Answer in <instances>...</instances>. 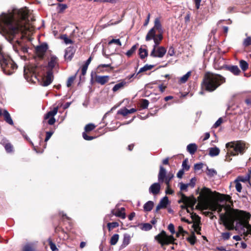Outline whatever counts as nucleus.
<instances>
[{"label": "nucleus", "mask_w": 251, "mask_h": 251, "mask_svg": "<svg viewBox=\"0 0 251 251\" xmlns=\"http://www.w3.org/2000/svg\"><path fill=\"white\" fill-rule=\"evenodd\" d=\"M27 15L28 11L26 8L14 9L12 12L2 13L0 15V30L5 39L13 45L14 50V44H17L24 53L27 52L28 48L23 46L19 39L29 29L26 25L28 21Z\"/></svg>", "instance_id": "1"}, {"label": "nucleus", "mask_w": 251, "mask_h": 251, "mask_svg": "<svg viewBox=\"0 0 251 251\" xmlns=\"http://www.w3.org/2000/svg\"><path fill=\"white\" fill-rule=\"evenodd\" d=\"M207 210L217 211L219 214L220 224H223L228 230H235L244 239H248V235H251V225L249 220L251 215L250 213L238 209H232L230 205L224 206L217 202L210 203Z\"/></svg>", "instance_id": "2"}, {"label": "nucleus", "mask_w": 251, "mask_h": 251, "mask_svg": "<svg viewBox=\"0 0 251 251\" xmlns=\"http://www.w3.org/2000/svg\"><path fill=\"white\" fill-rule=\"evenodd\" d=\"M225 81V78L220 75L208 73L204 76L202 88L207 91L213 92Z\"/></svg>", "instance_id": "3"}, {"label": "nucleus", "mask_w": 251, "mask_h": 251, "mask_svg": "<svg viewBox=\"0 0 251 251\" xmlns=\"http://www.w3.org/2000/svg\"><path fill=\"white\" fill-rule=\"evenodd\" d=\"M0 65L3 73L6 75H11L17 69V64L10 57L4 53L0 45Z\"/></svg>", "instance_id": "4"}, {"label": "nucleus", "mask_w": 251, "mask_h": 251, "mask_svg": "<svg viewBox=\"0 0 251 251\" xmlns=\"http://www.w3.org/2000/svg\"><path fill=\"white\" fill-rule=\"evenodd\" d=\"M226 148L227 152L226 156V161H230L231 158L230 155L235 156L239 153L243 154L246 150V143L242 141H237L227 143Z\"/></svg>", "instance_id": "5"}, {"label": "nucleus", "mask_w": 251, "mask_h": 251, "mask_svg": "<svg viewBox=\"0 0 251 251\" xmlns=\"http://www.w3.org/2000/svg\"><path fill=\"white\" fill-rule=\"evenodd\" d=\"M211 194V191L210 189L203 187L201 190L200 196L198 197V200L200 201L199 204L203 210H207L209 204L213 201L209 200V196Z\"/></svg>", "instance_id": "6"}, {"label": "nucleus", "mask_w": 251, "mask_h": 251, "mask_svg": "<svg viewBox=\"0 0 251 251\" xmlns=\"http://www.w3.org/2000/svg\"><path fill=\"white\" fill-rule=\"evenodd\" d=\"M156 30L158 34H163V29L159 18H156L155 19L154 26L149 31L146 35V40L147 41L152 40V38L155 35Z\"/></svg>", "instance_id": "7"}, {"label": "nucleus", "mask_w": 251, "mask_h": 251, "mask_svg": "<svg viewBox=\"0 0 251 251\" xmlns=\"http://www.w3.org/2000/svg\"><path fill=\"white\" fill-rule=\"evenodd\" d=\"M155 239L157 240L162 246L169 244H173L176 240L172 235H167L166 232L164 230H162L159 234L155 236Z\"/></svg>", "instance_id": "8"}, {"label": "nucleus", "mask_w": 251, "mask_h": 251, "mask_svg": "<svg viewBox=\"0 0 251 251\" xmlns=\"http://www.w3.org/2000/svg\"><path fill=\"white\" fill-rule=\"evenodd\" d=\"M177 195L181 197V199L178 201L179 203H183L184 204H189V207L193 209L194 206L197 202V200L193 196L187 197L182 192H179Z\"/></svg>", "instance_id": "9"}, {"label": "nucleus", "mask_w": 251, "mask_h": 251, "mask_svg": "<svg viewBox=\"0 0 251 251\" xmlns=\"http://www.w3.org/2000/svg\"><path fill=\"white\" fill-rule=\"evenodd\" d=\"M166 50L163 47H159L156 48H153L150 56L153 57L162 58L166 53Z\"/></svg>", "instance_id": "10"}, {"label": "nucleus", "mask_w": 251, "mask_h": 251, "mask_svg": "<svg viewBox=\"0 0 251 251\" xmlns=\"http://www.w3.org/2000/svg\"><path fill=\"white\" fill-rule=\"evenodd\" d=\"M57 111L58 107H54L52 110L49 111L45 115L44 120L49 119L48 121V124L50 125H53L56 121L54 116L57 114Z\"/></svg>", "instance_id": "11"}, {"label": "nucleus", "mask_w": 251, "mask_h": 251, "mask_svg": "<svg viewBox=\"0 0 251 251\" xmlns=\"http://www.w3.org/2000/svg\"><path fill=\"white\" fill-rule=\"evenodd\" d=\"M48 49V45L45 42L37 46L35 48L36 54L40 58H43Z\"/></svg>", "instance_id": "12"}, {"label": "nucleus", "mask_w": 251, "mask_h": 251, "mask_svg": "<svg viewBox=\"0 0 251 251\" xmlns=\"http://www.w3.org/2000/svg\"><path fill=\"white\" fill-rule=\"evenodd\" d=\"M53 80V72L51 70H49L47 73V75L43 79L42 85L43 86H47L49 85Z\"/></svg>", "instance_id": "13"}, {"label": "nucleus", "mask_w": 251, "mask_h": 251, "mask_svg": "<svg viewBox=\"0 0 251 251\" xmlns=\"http://www.w3.org/2000/svg\"><path fill=\"white\" fill-rule=\"evenodd\" d=\"M161 185L159 183L155 182L151 185L149 189V192L150 194L156 195L160 192Z\"/></svg>", "instance_id": "14"}, {"label": "nucleus", "mask_w": 251, "mask_h": 251, "mask_svg": "<svg viewBox=\"0 0 251 251\" xmlns=\"http://www.w3.org/2000/svg\"><path fill=\"white\" fill-rule=\"evenodd\" d=\"M75 49L74 47L70 46L67 48L65 51L64 58L65 59L71 60L75 53Z\"/></svg>", "instance_id": "15"}, {"label": "nucleus", "mask_w": 251, "mask_h": 251, "mask_svg": "<svg viewBox=\"0 0 251 251\" xmlns=\"http://www.w3.org/2000/svg\"><path fill=\"white\" fill-rule=\"evenodd\" d=\"M130 240L131 236L128 233H124L123 242L120 247V249L122 250L126 248L130 243Z\"/></svg>", "instance_id": "16"}, {"label": "nucleus", "mask_w": 251, "mask_h": 251, "mask_svg": "<svg viewBox=\"0 0 251 251\" xmlns=\"http://www.w3.org/2000/svg\"><path fill=\"white\" fill-rule=\"evenodd\" d=\"M166 170L162 166L160 165L159 167V172L158 175V180L159 182H163L165 177L166 176Z\"/></svg>", "instance_id": "17"}, {"label": "nucleus", "mask_w": 251, "mask_h": 251, "mask_svg": "<svg viewBox=\"0 0 251 251\" xmlns=\"http://www.w3.org/2000/svg\"><path fill=\"white\" fill-rule=\"evenodd\" d=\"M109 76L108 75H96V81L101 85H104L108 82Z\"/></svg>", "instance_id": "18"}, {"label": "nucleus", "mask_w": 251, "mask_h": 251, "mask_svg": "<svg viewBox=\"0 0 251 251\" xmlns=\"http://www.w3.org/2000/svg\"><path fill=\"white\" fill-rule=\"evenodd\" d=\"M57 57L55 55H51L50 60L48 63V67L50 69V70L52 71V69L57 63Z\"/></svg>", "instance_id": "19"}, {"label": "nucleus", "mask_w": 251, "mask_h": 251, "mask_svg": "<svg viewBox=\"0 0 251 251\" xmlns=\"http://www.w3.org/2000/svg\"><path fill=\"white\" fill-rule=\"evenodd\" d=\"M2 115H3L4 120L6 123H7L10 125H13V121L11 117L10 114L9 113L7 110L4 109L3 110V113Z\"/></svg>", "instance_id": "20"}, {"label": "nucleus", "mask_w": 251, "mask_h": 251, "mask_svg": "<svg viewBox=\"0 0 251 251\" xmlns=\"http://www.w3.org/2000/svg\"><path fill=\"white\" fill-rule=\"evenodd\" d=\"M163 39V34H158L157 35L154 36L152 40H153L154 45L153 48H156L159 45L160 41Z\"/></svg>", "instance_id": "21"}, {"label": "nucleus", "mask_w": 251, "mask_h": 251, "mask_svg": "<svg viewBox=\"0 0 251 251\" xmlns=\"http://www.w3.org/2000/svg\"><path fill=\"white\" fill-rule=\"evenodd\" d=\"M227 70L231 72L234 75H239L240 73L241 72L240 69L236 65H232L227 66L226 67Z\"/></svg>", "instance_id": "22"}, {"label": "nucleus", "mask_w": 251, "mask_h": 251, "mask_svg": "<svg viewBox=\"0 0 251 251\" xmlns=\"http://www.w3.org/2000/svg\"><path fill=\"white\" fill-rule=\"evenodd\" d=\"M220 150L219 148L217 147L210 148L209 149V155L211 157H214L219 154Z\"/></svg>", "instance_id": "23"}, {"label": "nucleus", "mask_w": 251, "mask_h": 251, "mask_svg": "<svg viewBox=\"0 0 251 251\" xmlns=\"http://www.w3.org/2000/svg\"><path fill=\"white\" fill-rule=\"evenodd\" d=\"M197 150V146L195 143H191L187 145V151L191 154H193Z\"/></svg>", "instance_id": "24"}, {"label": "nucleus", "mask_w": 251, "mask_h": 251, "mask_svg": "<svg viewBox=\"0 0 251 251\" xmlns=\"http://www.w3.org/2000/svg\"><path fill=\"white\" fill-rule=\"evenodd\" d=\"M154 206V202L152 201H149L144 205V210L145 211H151Z\"/></svg>", "instance_id": "25"}, {"label": "nucleus", "mask_w": 251, "mask_h": 251, "mask_svg": "<svg viewBox=\"0 0 251 251\" xmlns=\"http://www.w3.org/2000/svg\"><path fill=\"white\" fill-rule=\"evenodd\" d=\"M152 227V225L150 223H144L140 225V229L143 231L150 230Z\"/></svg>", "instance_id": "26"}, {"label": "nucleus", "mask_w": 251, "mask_h": 251, "mask_svg": "<svg viewBox=\"0 0 251 251\" xmlns=\"http://www.w3.org/2000/svg\"><path fill=\"white\" fill-rule=\"evenodd\" d=\"M126 84V82L124 81H123L121 82H119L116 85H114V86L112 88V91L113 92H116L118 91V90L122 88Z\"/></svg>", "instance_id": "27"}, {"label": "nucleus", "mask_w": 251, "mask_h": 251, "mask_svg": "<svg viewBox=\"0 0 251 251\" xmlns=\"http://www.w3.org/2000/svg\"><path fill=\"white\" fill-rule=\"evenodd\" d=\"M119 239V235L118 234H114L111 237L110 240V244L111 245H116Z\"/></svg>", "instance_id": "28"}, {"label": "nucleus", "mask_w": 251, "mask_h": 251, "mask_svg": "<svg viewBox=\"0 0 251 251\" xmlns=\"http://www.w3.org/2000/svg\"><path fill=\"white\" fill-rule=\"evenodd\" d=\"M169 203L168 198L167 196L163 197L159 201V204L163 207L166 208Z\"/></svg>", "instance_id": "29"}, {"label": "nucleus", "mask_w": 251, "mask_h": 251, "mask_svg": "<svg viewBox=\"0 0 251 251\" xmlns=\"http://www.w3.org/2000/svg\"><path fill=\"white\" fill-rule=\"evenodd\" d=\"M154 67V65H148L146 64L144 67L140 68L138 73L136 75V76L137 75L141 72H145L148 70H151L153 67Z\"/></svg>", "instance_id": "30"}, {"label": "nucleus", "mask_w": 251, "mask_h": 251, "mask_svg": "<svg viewBox=\"0 0 251 251\" xmlns=\"http://www.w3.org/2000/svg\"><path fill=\"white\" fill-rule=\"evenodd\" d=\"M139 54L141 59H144L148 56V51L146 49L140 48L139 50Z\"/></svg>", "instance_id": "31"}, {"label": "nucleus", "mask_w": 251, "mask_h": 251, "mask_svg": "<svg viewBox=\"0 0 251 251\" xmlns=\"http://www.w3.org/2000/svg\"><path fill=\"white\" fill-rule=\"evenodd\" d=\"M174 177L173 174H169L166 176L165 177L164 181L166 184L167 186L169 188L170 187V182L172 178Z\"/></svg>", "instance_id": "32"}, {"label": "nucleus", "mask_w": 251, "mask_h": 251, "mask_svg": "<svg viewBox=\"0 0 251 251\" xmlns=\"http://www.w3.org/2000/svg\"><path fill=\"white\" fill-rule=\"evenodd\" d=\"M191 73V71L188 72L185 75H183L182 77L180 78L179 81L182 83H185L187 81L189 76H190Z\"/></svg>", "instance_id": "33"}, {"label": "nucleus", "mask_w": 251, "mask_h": 251, "mask_svg": "<svg viewBox=\"0 0 251 251\" xmlns=\"http://www.w3.org/2000/svg\"><path fill=\"white\" fill-rule=\"evenodd\" d=\"M217 174V171L214 169H209L207 167V175L209 177H213L216 175Z\"/></svg>", "instance_id": "34"}, {"label": "nucleus", "mask_w": 251, "mask_h": 251, "mask_svg": "<svg viewBox=\"0 0 251 251\" xmlns=\"http://www.w3.org/2000/svg\"><path fill=\"white\" fill-rule=\"evenodd\" d=\"M240 67L243 71L247 70L249 67L248 63L245 60H241L240 61Z\"/></svg>", "instance_id": "35"}, {"label": "nucleus", "mask_w": 251, "mask_h": 251, "mask_svg": "<svg viewBox=\"0 0 251 251\" xmlns=\"http://www.w3.org/2000/svg\"><path fill=\"white\" fill-rule=\"evenodd\" d=\"M138 46V44L133 45L130 50H127V51L126 52V55L128 57H130L135 52Z\"/></svg>", "instance_id": "36"}, {"label": "nucleus", "mask_w": 251, "mask_h": 251, "mask_svg": "<svg viewBox=\"0 0 251 251\" xmlns=\"http://www.w3.org/2000/svg\"><path fill=\"white\" fill-rule=\"evenodd\" d=\"M149 104V101L146 99H142L141 100L140 106L142 109H146Z\"/></svg>", "instance_id": "37"}, {"label": "nucleus", "mask_w": 251, "mask_h": 251, "mask_svg": "<svg viewBox=\"0 0 251 251\" xmlns=\"http://www.w3.org/2000/svg\"><path fill=\"white\" fill-rule=\"evenodd\" d=\"M4 149L7 153H11L13 151V146L9 143L5 144Z\"/></svg>", "instance_id": "38"}, {"label": "nucleus", "mask_w": 251, "mask_h": 251, "mask_svg": "<svg viewBox=\"0 0 251 251\" xmlns=\"http://www.w3.org/2000/svg\"><path fill=\"white\" fill-rule=\"evenodd\" d=\"M188 160L187 158L184 159L182 164V169L185 171H188L190 169V166L188 165Z\"/></svg>", "instance_id": "39"}, {"label": "nucleus", "mask_w": 251, "mask_h": 251, "mask_svg": "<svg viewBox=\"0 0 251 251\" xmlns=\"http://www.w3.org/2000/svg\"><path fill=\"white\" fill-rule=\"evenodd\" d=\"M178 185L179 186L180 189V192H181L182 191L187 192L188 191V187H189V184H188V183L184 184L182 182H179Z\"/></svg>", "instance_id": "40"}, {"label": "nucleus", "mask_w": 251, "mask_h": 251, "mask_svg": "<svg viewBox=\"0 0 251 251\" xmlns=\"http://www.w3.org/2000/svg\"><path fill=\"white\" fill-rule=\"evenodd\" d=\"M119 226V224L117 222H112V223H109L107 224V227L108 228L109 230H110L112 229H113L115 227H118Z\"/></svg>", "instance_id": "41"}, {"label": "nucleus", "mask_w": 251, "mask_h": 251, "mask_svg": "<svg viewBox=\"0 0 251 251\" xmlns=\"http://www.w3.org/2000/svg\"><path fill=\"white\" fill-rule=\"evenodd\" d=\"M96 126L93 124H88L85 126V130L86 132L91 131L93 130Z\"/></svg>", "instance_id": "42"}, {"label": "nucleus", "mask_w": 251, "mask_h": 251, "mask_svg": "<svg viewBox=\"0 0 251 251\" xmlns=\"http://www.w3.org/2000/svg\"><path fill=\"white\" fill-rule=\"evenodd\" d=\"M114 43L117 44V45H118L119 46H122V43L119 39H113L109 41V42L108 43V45H110L112 44H114Z\"/></svg>", "instance_id": "43"}, {"label": "nucleus", "mask_w": 251, "mask_h": 251, "mask_svg": "<svg viewBox=\"0 0 251 251\" xmlns=\"http://www.w3.org/2000/svg\"><path fill=\"white\" fill-rule=\"evenodd\" d=\"M196 237L195 235L193 234L190 237L187 238V240L191 244L194 245L196 242Z\"/></svg>", "instance_id": "44"}, {"label": "nucleus", "mask_w": 251, "mask_h": 251, "mask_svg": "<svg viewBox=\"0 0 251 251\" xmlns=\"http://www.w3.org/2000/svg\"><path fill=\"white\" fill-rule=\"evenodd\" d=\"M231 200V197L228 195H222L221 197L219 198V200L221 201H229Z\"/></svg>", "instance_id": "45"}, {"label": "nucleus", "mask_w": 251, "mask_h": 251, "mask_svg": "<svg viewBox=\"0 0 251 251\" xmlns=\"http://www.w3.org/2000/svg\"><path fill=\"white\" fill-rule=\"evenodd\" d=\"M112 213L113 215H115L117 217H121L122 219H125L126 217V215L124 213H123L121 211L118 210L115 213H113V211H112Z\"/></svg>", "instance_id": "46"}, {"label": "nucleus", "mask_w": 251, "mask_h": 251, "mask_svg": "<svg viewBox=\"0 0 251 251\" xmlns=\"http://www.w3.org/2000/svg\"><path fill=\"white\" fill-rule=\"evenodd\" d=\"M118 114L122 115L124 116L129 114L128 109L126 108L121 109L118 111Z\"/></svg>", "instance_id": "47"}, {"label": "nucleus", "mask_w": 251, "mask_h": 251, "mask_svg": "<svg viewBox=\"0 0 251 251\" xmlns=\"http://www.w3.org/2000/svg\"><path fill=\"white\" fill-rule=\"evenodd\" d=\"M221 236L224 240H227L230 237V233L229 232H223Z\"/></svg>", "instance_id": "48"}, {"label": "nucleus", "mask_w": 251, "mask_h": 251, "mask_svg": "<svg viewBox=\"0 0 251 251\" xmlns=\"http://www.w3.org/2000/svg\"><path fill=\"white\" fill-rule=\"evenodd\" d=\"M49 243L52 251H57L58 250L55 244L53 243L50 239L49 240Z\"/></svg>", "instance_id": "49"}, {"label": "nucleus", "mask_w": 251, "mask_h": 251, "mask_svg": "<svg viewBox=\"0 0 251 251\" xmlns=\"http://www.w3.org/2000/svg\"><path fill=\"white\" fill-rule=\"evenodd\" d=\"M58 7H59V12L61 13L67 8L66 4L58 3Z\"/></svg>", "instance_id": "50"}, {"label": "nucleus", "mask_w": 251, "mask_h": 251, "mask_svg": "<svg viewBox=\"0 0 251 251\" xmlns=\"http://www.w3.org/2000/svg\"><path fill=\"white\" fill-rule=\"evenodd\" d=\"M243 45L245 47L251 45V38L250 37H248L245 39L243 42Z\"/></svg>", "instance_id": "51"}, {"label": "nucleus", "mask_w": 251, "mask_h": 251, "mask_svg": "<svg viewBox=\"0 0 251 251\" xmlns=\"http://www.w3.org/2000/svg\"><path fill=\"white\" fill-rule=\"evenodd\" d=\"M235 187L237 191L238 192H241L242 189V184L237 180H235Z\"/></svg>", "instance_id": "52"}, {"label": "nucleus", "mask_w": 251, "mask_h": 251, "mask_svg": "<svg viewBox=\"0 0 251 251\" xmlns=\"http://www.w3.org/2000/svg\"><path fill=\"white\" fill-rule=\"evenodd\" d=\"M75 76H72L68 78L67 82V86L68 87H69L71 86L72 84L73 83V82L75 79Z\"/></svg>", "instance_id": "53"}, {"label": "nucleus", "mask_w": 251, "mask_h": 251, "mask_svg": "<svg viewBox=\"0 0 251 251\" xmlns=\"http://www.w3.org/2000/svg\"><path fill=\"white\" fill-rule=\"evenodd\" d=\"M168 229L172 234L175 233V226L173 224L171 223L168 225Z\"/></svg>", "instance_id": "54"}, {"label": "nucleus", "mask_w": 251, "mask_h": 251, "mask_svg": "<svg viewBox=\"0 0 251 251\" xmlns=\"http://www.w3.org/2000/svg\"><path fill=\"white\" fill-rule=\"evenodd\" d=\"M62 39L64 40V42L66 44L73 43V41L71 39L68 38L66 35H63Z\"/></svg>", "instance_id": "55"}, {"label": "nucleus", "mask_w": 251, "mask_h": 251, "mask_svg": "<svg viewBox=\"0 0 251 251\" xmlns=\"http://www.w3.org/2000/svg\"><path fill=\"white\" fill-rule=\"evenodd\" d=\"M53 131H47L46 132V136L45 139V142H47L51 137L52 135L53 134Z\"/></svg>", "instance_id": "56"}, {"label": "nucleus", "mask_w": 251, "mask_h": 251, "mask_svg": "<svg viewBox=\"0 0 251 251\" xmlns=\"http://www.w3.org/2000/svg\"><path fill=\"white\" fill-rule=\"evenodd\" d=\"M196 179L195 177H193L191 179L190 182L188 183L189 186H191L192 188H194L196 184Z\"/></svg>", "instance_id": "57"}, {"label": "nucleus", "mask_w": 251, "mask_h": 251, "mask_svg": "<svg viewBox=\"0 0 251 251\" xmlns=\"http://www.w3.org/2000/svg\"><path fill=\"white\" fill-rule=\"evenodd\" d=\"M82 136H83V138L85 140H88V141L91 140L94 138V137L93 136H90L87 135V134L85 132L83 133Z\"/></svg>", "instance_id": "58"}, {"label": "nucleus", "mask_w": 251, "mask_h": 251, "mask_svg": "<svg viewBox=\"0 0 251 251\" xmlns=\"http://www.w3.org/2000/svg\"><path fill=\"white\" fill-rule=\"evenodd\" d=\"M111 66V64H100L98 66V68H97V71L99 73L100 70V68H107V67H109Z\"/></svg>", "instance_id": "59"}, {"label": "nucleus", "mask_w": 251, "mask_h": 251, "mask_svg": "<svg viewBox=\"0 0 251 251\" xmlns=\"http://www.w3.org/2000/svg\"><path fill=\"white\" fill-rule=\"evenodd\" d=\"M203 166V164L202 163H197L194 165V169L195 170H200L202 169Z\"/></svg>", "instance_id": "60"}, {"label": "nucleus", "mask_w": 251, "mask_h": 251, "mask_svg": "<svg viewBox=\"0 0 251 251\" xmlns=\"http://www.w3.org/2000/svg\"><path fill=\"white\" fill-rule=\"evenodd\" d=\"M168 54L170 56H173L175 54V50L173 47H170L169 48Z\"/></svg>", "instance_id": "61"}, {"label": "nucleus", "mask_w": 251, "mask_h": 251, "mask_svg": "<svg viewBox=\"0 0 251 251\" xmlns=\"http://www.w3.org/2000/svg\"><path fill=\"white\" fill-rule=\"evenodd\" d=\"M88 67L86 65H83L81 68V75H85Z\"/></svg>", "instance_id": "62"}, {"label": "nucleus", "mask_w": 251, "mask_h": 251, "mask_svg": "<svg viewBox=\"0 0 251 251\" xmlns=\"http://www.w3.org/2000/svg\"><path fill=\"white\" fill-rule=\"evenodd\" d=\"M184 173V170L183 169H180L177 173L176 176L179 178H181Z\"/></svg>", "instance_id": "63"}, {"label": "nucleus", "mask_w": 251, "mask_h": 251, "mask_svg": "<svg viewBox=\"0 0 251 251\" xmlns=\"http://www.w3.org/2000/svg\"><path fill=\"white\" fill-rule=\"evenodd\" d=\"M177 232L180 233V234H183V235H184V234L188 233L187 231L184 230L183 227L181 226H179L178 227Z\"/></svg>", "instance_id": "64"}]
</instances>
